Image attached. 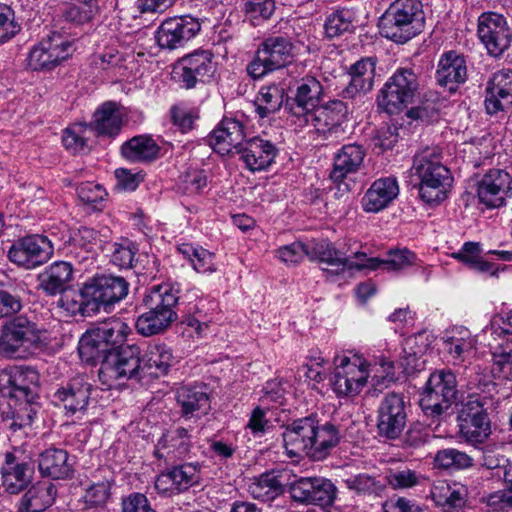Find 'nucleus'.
Listing matches in <instances>:
<instances>
[{"mask_svg": "<svg viewBox=\"0 0 512 512\" xmlns=\"http://www.w3.org/2000/svg\"><path fill=\"white\" fill-rule=\"evenodd\" d=\"M39 375L31 367L13 366L0 371V394L19 402L10 428L14 431L32 424L38 408L35 405Z\"/></svg>", "mask_w": 512, "mask_h": 512, "instance_id": "nucleus-1", "label": "nucleus"}, {"mask_svg": "<svg viewBox=\"0 0 512 512\" xmlns=\"http://www.w3.org/2000/svg\"><path fill=\"white\" fill-rule=\"evenodd\" d=\"M411 172L419 180L418 194L423 202L439 205L448 197L452 176L442 163L438 148L426 147L418 152L414 156Z\"/></svg>", "mask_w": 512, "mask_h": 512, "instance_id": "nucleus-2", "label": "nucleus"}, {"mask_svg": "<svg viewBox=\"0 0 512 512\" xmlns=\"http://www.w3.org/2000/svg\"><path fill=\"white\" fill-rule=\"evenodd\" d=\"M43 331L27 316H15L0 329V355L11 359H26L42 344Z\"/></svg>", "mask_w": 512, "mask_h": 512, "instance_id": "nucleus-3", "label": "nucleus"}, {"mask_svg": "<svg viewBox=\"0 0 512 512\" xmlns=\"http://www.w3.org/2000/svg\"><path fill=\"white\" fill-rule=\"evenodd\" d=\"M333 364L330 384L334 393L338 397L358 395L370 378V362L359 352L345 350L334 356Z\"/></svg>", "mask_w": 512, "mask_h": 512, "instance_id": "nucleus-4", "label": "nucleus"}, {"mask_svg": "<svg viewBox=\"0 0 512 512\" xmlns=\"http://www.w3.org/2000/svg\"><path fill=\"white\" fill-rule=\"evenodd\" d=\"M424 16L418 0H396L381 17V34L397 43H405L421 32Z\"/></svg>", "mask_w": 512, "mask_h": 512, "instance_id": "nucleus-5", "label": "nucleus"}, {"mask_svg": "<svg viewBox=\"0 0 512 512\" xmlns=\"http://www.w3.org/2000/svg\"><path fill=\"white\" fill-rule=\"evenodd\" d=\"M129 285L123 277L100 275L87 281L81 288L82 303L72 308L73 313L84 315L119 302L128 294Z\"/></svg>", "mask_w": 512, "mask_h": 512, "instance_id": "nucleus-6", "label": "nucleus"}, {"mask_svg": "<svg viewBox=\"0 0 512 512\" xmlns=\"http://www.w3.org/2000/svg\"><path fill=\"white\" fill-rule=\"evenodd\" d=\"M419 89V78L414 70L398 68L380 90L378 107L390 115L398 114L414 103Z\"/></svg>", "mask_w": 512, "mask_h": 512, "instance_id": "nucleus-7", "label": "nucleus"}, {"mask_svg": "<svg viewBox=\"0 0 512 512\" xmlns=\"http://www.w3.org/2000/svg\"><path fill=\"white\" fill-rule=\"evenodd\" d=\"M457 398L456 376L450 370H436L430 374L420 394V406L428 416H440Z\"/></svg>", "mask_w": 512, "mask_h": 512, "instance_id": "nucleus-8", "label": "nucleus"}, {"mask_svg": "<svg viewBox=\"0 0 512 512\" xmlns=\"http://www.w3.org/2000/svg\"><path fill=\"white\" fill-rule=\"evenodd\" d=\"M293 49L292 43L284 37L266 39L248 64V74L254 79H258L286 66L293 59Z\"/></svg>", "mask_w": 512, "mask_h": 512, "instance_id": "nucleus-9", "label": "nucleus"}, {"mask_svg": "<svg viewBox=\"0 0 512 512\" xmlns=\"http://www.w3.org/2000/svg\"><path fill=\"white\" fill-rule=\"evenodd\" d=\"M140 353L137 345L119 346L109 351L101 363L99 377L109 387L114 381L136 378L141 367Z\"/></svg>", "mask_w": 512, "mask_h": 512, "instance_id": "nucleus-10", "label": "nucleus"}, {"mask_svg": "<svg viewBox=\"0 0 512 512\" xmlns=\"http://www.w3.org/2000/svg\"><path fill=\"white\" fill-rule=\"evenodd\" d=\"M348 113L347 106L340 100L330 101L324 105H317L305 116L293 123L300 128L311 127L316 133L328 138L338 132H343L341 124Z\"/></svg>", "mask_w": 512, "mask_h": 512, "instance_id": "nucleus-11", "label": "nucleus"}, {"mask_svg": "<svg viewBox=\"0 0 512 512\" xmlns=\"http://www.w3.org/2000/svg\"><path fill=\"white\" fill-rule=\"evenodd\" d=\"M217 71V62L210 50L198 49L183 56L175 67L179 81L186 89L209 83Z\"/></svg>", "mask_w": 512, "mask_h": 512, "instance_id": "nucleus-12", "label": "nucleus"}, {"mask_svg": "<svg viewBox=\"0 0 512 512\" xmlns=\"http://www.w3.org/2000/svg\"><path fill=\"white\" fill-rule=\"evenodd\" d=\"M52 241L45 235L33 234L16 240L8 250V258L25 269L46 263L53 255Z\"/></svg>", "mask_w": 512, "mask_h": 512, "instance_id": "nucleus-13", "label": "nucleus"}, {"mask_svg": "<svg viewBox=\"0 0 512 512\" xmlns=\"http://www.w3.org/2000/svg\"><path fill=\"white\" fill-rule=\"evenodd\" d=\"M484 399L470 398L458 415L461 436L471 444L484 443L491 434V423L484 408Z\"/></svg>", "mask_w": 512, "mask_h": 512, "instance_id": "nucleus-14", "label": "nucleus"}, {"mask_svg": "<svg viewBox=\"0 0 512 512\" xmlns=\"http://www.w3.org/2000/svg\"><path fill=\"white\" fill-rule=\"evenodd\" d=\"M477 34L493 57L501 56L510 47L512 40L506 18L495 12H484L479 16Z\"/></svg>", "mask_w": 512, "mask_h": 512, "instance_id": "nucleus-15", "label": "nucleus"}, {"mask_svg": "<svg viewBox=\"0 0 512 512\" xmlns=\"http://www.w3.org/2000/svg\"><path fill=\"white\" fill-rule=\"evenodd\" d=\"M72 51L70 41L58 33H53L30 50L27 64L35 71L52 70L66 60Z\"/></svg>", "mask_w": 512, "mask_h": 512, "instance_id": "nucleus-16", "label": "nucleus"}, {"mask_svg": "<svg viewBox=\"0 0 512 512\" xmlns=\"http://www.w3.org/2000/svg\"><path fill=\"white\" fill-rule=\"evenodd\" d=\"M200 30L199 20L191 15L170 17L157 28L155 38L160 48L175 50L193 39Z\"/></svg>", "mask_w": 512, "mask_h": 512, "instance_id": "nucleus-17", "label": "nucleus"}, {"mask_svg": "<svg viewBox=\"0 0 512 512\" xmlns=\"http://www.w3.org/2000/svg\"><path fill=\"white\" fill-rule=\"evenodd\" d=\"M511 192L512 177L502 169H490L477 182L478 199L488 208L503 206Z\"/></svg>", "mask_w": 512, "mask_h": 512, "instance_id": "nucleus-18", "label": "nucleus"}, {"mask_svg": "<svg viewBox=\"0 0 512 512\" xmlns=\"http://www.w3.org/2000/svg\"><path fill=\"white\" fill-rule=\"evenodd\" d=\"M310 261H318L325 265L323 270L332 274L352 269L362 270L359 264H363V260L356 259L354 255H346L328 240L310 242Z\"/></svg>", "mask_w": 512, "mask_h": 512, "instance_id": "nucleus-19", "label": "nucleus"}, {"mask_svg": "<svg viewBox=\"0 0 512 512\" xmlns=\"http://www.w3.org/2000/svg\"><path fill=\"white\" fill-rule=\"evenodd\" d=\"M405 424L406 412L403 397L396 393L386 395L378 409L380 434L395 439L401 434Z\"/></svg>", "mask_w": 512, "mask_h": 512, "instance_id": "nucleus-20", "label": "nucleus"}, {"mask_svg": "<svg viewBox=\"0 0 512 512\" xmlns=\"http://www.w3.org/2000/svg\"><path fill=\"white\" fill-rule=\"evenodd\" d=\"M314 420L311 417L297 419L289 424L283 432L284 449L288 457L309 456L312 446Z\"/></svg>", "mask_w": 512, "mask_h": 512, "instance_id": "nucleus-21", "label": "nucleus"}, {"mask_svg": "<svg viewBox=\"0 0 512 512\" xmlns=\"http://www.w3.org/2000/svg\"><path fill=\"white\" fill-rule=\"evenodd\" d=\"M323 94L321 83L313 76L302 78L296 83L294 96L287 104V109L293 120L305 116L307 111L317 106Z\"/></svg>", "mask_w": 512, "mask_h": 512, "instance_id": "nucleus-22", "label": "nucleus"}, {"mask_svg": "<svg viewBox=\"0 0 512 512\" xmlns=\"http://www.w3.org/2000/svg\"><path fill=\"white\" fill-rule=\"evenodd\" d=\"M236 153L240 155L245 167L255 172L265 170L272 164L277 149L271 141L253 137L245 140Z\"/></svg>", "mask_w": 512, "mask_h": 512, "instance_id": "nucleus-23", "label": "nucleus"}, {"mask_svg": "<svg viewBox=\"0 0 512 512\" xmlns=\"http://www.w3.org/2000/svg\"><path fill=\"white\" fill-rule=\"evenodd\" d=\"M399 195L396 177L375 180L361 199V207L367 213H378L387 208Z\"/></svg>", "mask_w": 512, "mask_h": 512, "instance_id": "nucleus-24", "label": "nucleus"}, {"mask_svg": "<svg viewBox=\"0 0 512 512\" xmlns=\"http://www.w3.org/2000/svg\"><path fill=\"white\" fill-rule=\"evenodd\" d=\"M512 104V69L495 72L486 88L485 108L487 113L496 114Z\"/></svg>", "mask_w": 512, "mask_h": 512, "instance_id": "nucleus-25", "label": "nucleus"}, {"mask_svg": "<svg viewBox=\"0 0 512 512\" xmlns=\"http://www.w3.org/2000/svg\"><path fill=\"white\" fill-rule=\"evenodd\" d=\"M244 141L243 125L234 118H224L208 138L212 149L221 155L229 154L233 149L237 152Z\"/></svg>", "mask_w": 512, "mask_h": 512, "instance_id": "nucleus-26", "label": "nucleus"}, {"mask_svg": "<svg viewBox=\"0 0 512 512\" xmlns=\"http://www.w3.org/2000/svg\"><path fill=\"white\" fill-rule=\"evenodd\" d=\"M376 61L371 58H362L349 68V84L343 90L345 99H362L372 87L375 77Z\"/></svg>", "mask_w": 512, "mask_h": 512, "instance_id": "nucleus-27", "label": "nucleus"}, {"mask_svg": "<svg viewBox=\"0 0 512 512\" xmlns=\"http://www.w3.org/2000/svg\"><path fill=\"white\" fill-rule=\"evenodd\" d=\"M466 79L467 65L464 56L455 51L443 53L438 61L436 70L438 84L453 92Z\"/></svg>", "mask_w": 512, "mask_h": 512, "instance_id": "nucleus-28", "label": "nucleus"}, {"mask_svg": "<svg viewBox=\"0 0 512 512\" xmlns=\"http://www.w3.org/2000/svg\"><path fill=\"white\" fill-rule=\"evenodd\" d=\"M444 350L454 364L465 362L476 350V339L462 326L445 331L442 337Z\"/></svg>", "mask_w": 512, "mask_h": 512, "instance_id": "nucleus-29", "label": "nucleus"}, {"mask_svg": "<svg viewBox=\"0 0 512 512\" xmlns=\"http://www.w3.org/2000/svg\"><path fill=\"white\" fill-rule=\"evenodd\" d=\"M191 439L188 431L177 428L165 433L157 442L154 454L159 460L173 462L186 456L190 450Z\"/></svg>", "mask_w": 512, "mask_h": 512, "instance_id": "nucleus-30", "label": "nucleus"}, {"mask_svg": "<svg viewBox=\"0 0 512 512\" xmlns=\"http://www.w3.org/2000/svg\"><path fill=\"white\" fill-rule=\"evenodd\" d=\"M288 477L287 471H269L250 479L248 492L261 501H272L284 491L283 480Z\"/></svg>", "mask_w": 512, "mask_h": 512, "instance_id": "nucleus-31", "label": "nucleus"}, {"mask_svg": "<svg viewBox=\"0 0 512 512\" xmlns=\"http://www.w3.org/2000/svg\"><path fill=\"white\" fill-rule=\"evenodd\" d=\"M366 151L362 145L351 143L342 146L334 156L331 179L341 182L348 174L355 173L363 164Z\"/></svg>", "mask_w": 512, "mask_h": 512, "instance_id": "nucleus-32", "label": "nucleus"}, {"mask_svg": "<svg viewBox=\"0 0 512 512\" xmlns=\"http://www.w3.org/2000/svg\"><path fill=\"white\" fill-rule=\"evenodd\" d=\"M179 300V290L171 283L152 286L145 294L143 303L147 309L158 310L178 319L176 307Z\"/></svg>", "mask_w": 512, "mask_h": 512, "instance_id": "nucleus-33", "label": "nucleus"}, {"mask_svg": "<svg viewBox=\"0 0 512 512\" xmlns=\"http://www.w3.org/2000/svg\"><path fill=\"white\" fill-rule=\"evenodd\" d=\"M122 118L121 106L116 102L107 101L94 112L91 128L98 135L115 137L121 130Z\"/></svg>", "mask_w": 512, "mask_h": 512, "instance_id": "nucleus-34", "label": "nucleus"}, {"mask_svg": "<svg viewBox=\"0 0 512 512\" xmlns=\"http://www.w3.org/2000/svg\"><path fill=\"white\" fill-rule=\"evenodd\" d=\"M73 269L70 263L57 261L38 275L40 288L49 296L62 293L72 280Z\"/></svg>", "mask_w": 512, "mask_h": 512, "instance_id": "nucleus-35", "label": "nucleus"}, {"mask_svg": "<svg viewBox=\"0 0 512 512\" xmlns=\"http://www.w3.org/2000/svg\"><path fill=\"white\" fill-rule=\"evenodd\" d=\"M38 467L43 476L65 479L72 473V464L66 450L48 448L39 455Z\"/></svg>", "mask_w": 512, "mask_h": 512, "instance_id": "nucleus-36", "label": "nucleus"}, {"mask_svg": "<svg viewBox=\"0 0 512 512\" xmlns=\"http://www.w3.org/2000/svg\"><path fill=\"white\" fill-rule=\"evenodd\" d=\"M2 485L11 494L24 489L31 480V470L26 463H18L12 453H6L1 469Z\"/></svg>", "mask_w": 512, "mask_h": 512, "instance_id": "nucleus-37", "label": "nucleus"}, {"mask_svg": "<svg viewBox=\"0 0 512 512\" xmlns=\"http://www.w3.org/2000/svg\"><path fill=\"white\" fill-rule=\"evenodd\" d=\"M314 428L309 457L313 460H323L339 443V430L331 423L319 425L316 420H314Z\"/></svg>", "mask_w": 512, "mask_h": 512, "instance_id": "nucleus-38", "label": "nucleus"}, {"mask_svg": "<svg viewBox=\"0 0 512 512\" xmlns=\"http://www.w3.org/2000/svg\"><path fill=\"white\" fill-rule=\"evenodd\" d=\"M354 257L356 259L363 260V264H359V266L362 267V270H376L378 268H383L387 271H398L412 264L414 254L403 249L390 251L386 259L367 258V255L363 252H355Z\"/></svg>", "mask_w": 512, "mask_h": 512, "instance_id": "nucleus-39", "label": "nucleus"}, {"mask_svg": "<svg viewBox=\"0 0 512 512\" xmlns=\"http://www.w3.org/2000/svg\"><path fill=\"white\" fill-rule=\"evenodd\" d=\"M93 331L96 337L106 344V349L111 351L119 346H124L123 343L130 334L131 328L120 318H109L98 324Z\"/></svg>", "mask_w": 512, "mask_h": 512, "instance_id": "nucleus-40", "label": "nucleus"}, {"mask_svg": "<svg viewBox=\"0 0 512 512\" xmlns=\"http://www.w3.org/2000/svg\"><path fill=\"white\" fill-rule=\"evenodd\" d=\"M56 489L53 484L32 486L21 498L19 512H42L54 501Z\"/></svg>", "mask_w": 512, "mask_h": 512, "instance_id": "nucleus-41", "label": "nucleus"}, {"mask_svg": "<svg viewBox=\"0 0 512 512\" xmlns=\"http://www.w3.org/2000/svg\"><path fill=\"white\" fill-rule=\"evenodd\" d=\"M159 146L150 136L139 135L123 143L122 155L132 162H145L155 159L159 154Z\"/></svg>", "mask_w": 512, "mask_h": 512, "instance_id": "nucleus-42", "label": "nucleus"}, {"mask_svg": "<svg viewBox=\"0 0 512 512\" xmlns=\"http://www.w3.org/2000/svg\"><path fill=\"white\" fill-rule=\"evenodd\" d=\"M176 399L184 417L205 413L209 409V397L201 387L183 386L177 390Z\"/></svg>", "mask_w": 512, "mask_h": 512, "instance_id": "nucleus-43", "label": "nucleus"}, {"mask_svg": "<svg viewBox=\"0 0 512 512\" xmlns=\"http://www.w3.org/2000/svg\"><path fill=\"white\" fill-rule=\"evenodd\" d=\"M55 399L63 405L66 415L82 413L88 404L90 397L89 384L76 383L67 389L58 390Z\"/></svg>", "mask_w": 512, "mask_h": 512, "instance_id": "nucleus-44", "label": "nucleus"}, {"mask_svg": "<svg viewBox=\"0 0 512 512\" xmlns=\"http://www.w3.org/2000/svg\"><path fill=\"white\" fill-rule=\"evenodd\" d=\"M177 249L196 272L206 274L213 273L217 270L215 254L202 246L192 243H183L179 245Z\"/></svg>", "mask_w": 512, "mask_h": 512, "instance_id": "nucleus-45", "label": "nucleus"}, {"mask_svg": "<svg viewBox=\"0 0 512 512\" xmlns=\"http://www.w3.org/2000/svg\"><path fill=\"white\" fill-rule=\"evenodd\" d=\"M431 499L436 506L449 512L464 504L463 492L460 488L452 487L444 480L434 482L430 491Z\"/></svg>", "mask_w": 512, "mask_h": 512, "instance_id": "nucleus-46", "label": "nucleus"}, {"mask_svg": "<svg viewBox=\"0 0 512 512\" xmlns=\"http://www.w3.org/2000/svg\"><path fill=\"white\" fill-rule=\"evenodd\" d=\"M176 320L173 317L169 318L166 312L148 309L138 316L135 327L139 334L149 337L165 332Z\"/></svg>", "mask_w": 512, "mask_h": 512, "instance_id": "nucleus-47", "label": "nucleus"}, {"mask_svg": "<svg viewBox=\"0 0 512 512\" xmlns=\"http://www.w3.org/2000/svg\"><path fill=\"white\" fill-rule=\"evenodd\" d=\"M173 362L171 349L164 343H150L141 359L144 367L154 369L155 375L166 374Z\"/></svg>", "mask_w": 512, "mask_h": 512, "instance_id": "nucleus-48", "label": "nucleus"}, {"mask_svg": "<svg viewBox=\"0 0 512 512\" xmlns=\"http://www.w3.org/2000/svg\"><path fill=\"white\" fill-rule=\"evenodd\" d=\"M240 8L245 18L254 26L271 18L275 11V0H241Z\"/></svg>", "mask_w": 512, "mask_h": 512, "instance_id": "nucleus-49", "label": "nucleus"}, {"mask_svg": "<svg viewBox=\"0 0 512 512\" xmlns=\"http://www.w3.org/2000/svg\"><path fill=\"white\" fill-rule=\"evenodd\" d=\"M104 233L96 231L90 227H81L74 237L75 245L89 254L85 259H94L97 250L103 249L109 230L106 228Z\"/></svg>", "mask_w": 512, "mask_h": 512, "instance_id": "nucleus-50", "label": "nucleus"}, {"mask_svg": "<svg viewBox=\"0 0 512 512\" xmlns=\"http://www.w3.org/2000/svg\"><path fill=\"white\" fill-rule=\"evenodd\" d=\"M492 373L498 379H512V340L495 347L492 352Z\"/></svg>", "mask_w": 512, "mask_h": 512, "instance_id": "nucleus-51", "label": "nucleus"}, {"mask_svg": "<svg viewBox=\"0 0 512 512\" xmlns=\"http://www.w3.org/2000/svg\"><path fill=\"white\" fill-rule=\"evenodd\" d=\"M78 352L80 358L87 363H93L100 359L103 360L107 353H109L106 349V344H103L98 337H96L93 329L87 331L80 338Z\"/></svg>", "mask_w": 512, "mask_h": 512, "instance_id": "nucleus-52", "label": "nucleus"}, {"mask_svg": "<svg viewBox=\"0 0 512 512\" xmlns=\"http://www.w3.org/2000/svg\"><path fill=\"white\" fill-rule=\"evenodd\" d=\"M385 479L387 484L395 490L410 489L422 484L425 480L422 474L408 467L390 469Z\"/></svg>", "mask_w": 512, "mask_h": 512, "instance_id": "nucleus-53", "label": "nucleus"}, {"mask_svg": "<svg viewBox=\"0 0 512 512\" xmlns=\"http://www.w3.org/2000/svg\"><path fill=\"white\" fill-rule=\"evenodd\" d=\"M282 104V91L277 86L262 87L255 100L256 112L261 118L277 111Z\"/></svg>", "mask_w": 512, "mask_h": 512, "instance_id": "nucleus-54", "label": "nucleus"}, {"mask_svg": "<svg viewBox=\"0 0 512 512\" xmlns=\"http://www.w3.org/2000/svg\"><path fill=\"white\" fill-rule=\"evenodd\" d=\"M179 493L196 486L201 481V466L197 463H185L171 469Z\"/></svg>", "mask_w": 512, "mask_h": 512, "instance_id": "nucleus-55", "label": "nucleus"}, {"mask_svg": "<svg viewBox=\"0 0 512 512\" xmlns=\"http://www.w3.org/2000/svg\"><path fill=\"white\" fill-rule=\"evenodd\" d=\"M369 371L374 386L387 385L395 380L394 362L383 355L374 358Z\"/></svg>", "mask_w": 512, "mask_h": 512, "instance_id": "nucleus-56", "label": "nucleus"}, {"mask_svg": "<svg viewBox=\"0 0 512 512\" xmlns=\"http://www.w3.org/2000/svg\"><path fill=\"white\" fill-rule=\"evenodd\" d=\"M434 461L435 464L441 468L465 469L472 465L473 460L465 452L449 448L438 451Z\"/></svg>", "mask_w": 512, "mask_h": 512, "instance_id": "nucleus-57", "label": "nucleus"}, {"mask_svg": "<svg viewBox=\"0 0 512 512\" xmlns=\"http://www.w3.org/2000/svg\"><path fill=\"white\" fill-rule=\"evenodd\" d=\"M346 487L359 494L379 496L385 485L367 474H358L344 480Z\"/></svg>", "mask_w": 512, "mask_h": 512, "instance_id": "nucleus-58", "label": "nucleus"}, {"mask_svg": "<svg viewBox=\"0 0 512 512\" xmlns=\"http://www.w3.org/2000/svg\"><path fill=\"white\" fill-rule=\"evenodd\" d=\"M276 257L286 265H297L307 257L310 260V243L295 241L291 244L279 247Z\"/></svg>", "mask_w": 512, "mask_h": 512, "instance_id": "nucleus-59", "label": "nucleus"}, {"mask_svg": "<svg viewBox=\"0 0 512 512\" xmlns=\"http://www.w3.org/2000/svg\"><path fill=\"white\" fill-rule=\"evenodd\" d=\"M89 131V126L85 124H75L66 128L62 138L64 147L73 153L83 151L87 147Z\"/></svg>", "mask_w": 512, "mask_h": 512, "instance_id": "nucleus-60", "label": "nucleus"}, {"mask_svg": "<svg viewBox=\"0 0 512 512\" xmlns=\"http://www.w3.org/2000/svg\"><path fill=\"white\" fill-rule=\"evenodd\" d=\"M313 486L314 491L309 504L319 505L321 507H327L333 504L336 498L337 488L331 480L314 477Z\"/></svg>", "mask_w": 512, "mask_h": 512, "instance_id": "nucleus-61", "label": "nucleus"}, {"mask_svg": "<svg viewBox=\"0 0 512 512\" xmlns=\"http://www.w3.org/2000/svg\"><path fill=\"white\" fill-rule=\"evenodd\" d=\"M100 14V8L94 6H82L71 2L62 9V16L68 22L82 25L91 22Z\"/></svg>", "mask_w": 512, "mask_h": 512, "instance_id": "nucleus-62", "label": "nucleus"}, {"mask_svg": "<svg viewBox=\"0 0 512 512\" xmlns=\"http://www.w3.org/2000/svg\"><path fill=\"white\" fill-rule=\"evenodd\" d=\"M136 253V246L131 241L124 239L112 245L111 262L121 269L131 268Z\"/></svg>", "mask_w": 512, "mask_h": 512, "instance_id": "nucleus-63", "label": "nucleus"}, {"mask_svg": "<svg viewBox=\"0 0 512 512\" xmlns=\"http://www.w3.org/2000/svg\"><path fill=\"white\" fill-rule=\"evenodd\" d=\"M207 184L208 177L204 170L189 168L181 176V189L189 195L201 193Z\"/></svg>", "mask_w": 512, "mask_h": 512, "instance_id": "nucleus-64", "label": "nucleus"}]
</instances>
